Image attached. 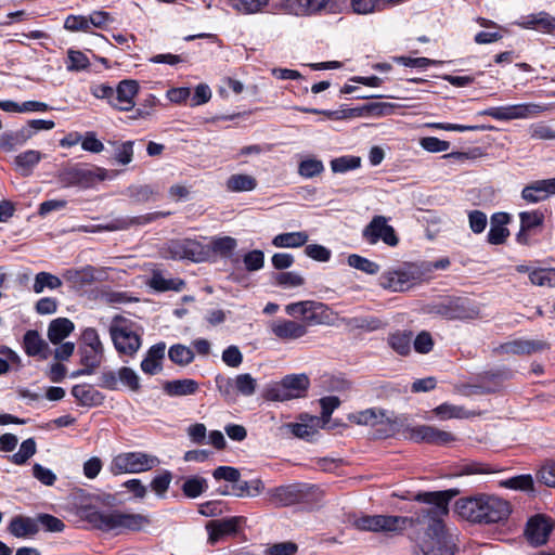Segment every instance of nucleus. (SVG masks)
Listing matches in <instances>:
<instances>
[{
  "instance_id": "nucleus-1",
  "label": "nucleus",
  "mask_w": 555,
  "mask_h": 555,
  "mask_svg": "<svg viewBox=\"0 0 555 555\" xmlns=\"http://www.w3.org/2000/svg\"><path fill=\"white\" fill-rule=\"evenodd\" d=\"M451 495L447 491L421 492L415 501L430 505L415 516L408 517L412 555H454L456 545L443 517L449 513Z\"/></svg>"
},
{
  "instance_id": "nucleus-2",
  "label": "nucleus",
  "mask_w": 555,
  "mask_h": 555,
  "mask_svg": "<svg viewBox=\"0 0 555 555\" xmlns=\"http://www.w3.org/2000/svg\"><path fill=\"white\" fill-rule=\"evenodd\" d=\"M455 513L475 524H498L507 520L512 506L505 499L487 493L460 498L454 504Z\"/></svg>"
},
{
  "instance_id": "nucleus-3",
  "label": "nucleus",
  "mask_w": 555,
  "mask_h": 555,
  "mask_svg": "<svg viewBox=\"0 0 555 555\" xmlns=\"http://www.w3.org/2000/svg\"><path fill=\"white\" fill-rule=\"evenodd\" d=\"M87 521L93 528L114 535L143 531L152 524L149 515L121 509L91 511Z\"/></svg>"
},
{
  "instance_id": "nucleus-4",
  "label": "nucleus",
  "mask_w": 555,
  "mask_h": 555,
  "mask_svg": "<svg viewBox=\"0 0 555 555\" xmlns=\"http://www.w3.org/2000/svg\"><path fill=\"white\" fill-rule=\"evenodd\" d=\"M334 324L333 314H305L299 320L278 319L271 322L270 330L278 339L292 341L305 336L310 326Z\"/></svg>"
},
{
  "instance_id": "nucleus-5",
  "label": "nucleus",
  "mask_w": 555,
  "mask_h": 555,
  "mask_svg": "<svg viewBox=\"0 0 555 555\" xmlns=\"http://www.w3.org/2000/svg\"><path fill=\"white\" fill-rule=\"evenodd\" d=\"M411 520L408 516L398 515H362L352 521V526L360 531H370L385 534H401L408 530Z\"/></svg>"
},
{
  "instance_id": "nucleus-6",
  "label": "nucleus",
  "mask_w": 555,
  "mask_h": 555,
  "mask_svg": "<svg viewBox=\"0 0 555 555\" xmlns=\"http://www.w3.org/2000/svg\"><path fill=\"white\" fill-rule=\"evenodd\" d=\"M160 463L155 455L140 451L122 452L115 455L109 464V472L117 476L149 472Z\"/></svg>"
},
{
  "instance_id": "nucleus-7",
  "label": "nucleus",
  "mask_w": 555,
  "mask_h": 555,
  "mask_svg": "<svg viewBox=\"0 0 555 555\" xmlns=\"http://www.w3.org/2000/svg\"><path fill=\"white\" fill-rule=\"evenodd\" d=\"M550 109V105L543 103H519L505 106H493L479 113L482 116H489L499 121H509L514 119L535 118Z\"/></svg>"
},
{
  "instance_id": "nucleus-8",
  "label": "nucleus",
  "mask_w": 555,
  "mask_h": 555,
  "mask_svg": "<svg viewBox=\"0 0 555 555\" xmlns=\"http://www.w3.org/2000/svg\"><path fill=\"white\" fill-rule=\"evenodd\" d=\"M424 279V270L415 263L384 272L379 278L383 288L391 292H405Z\"/></svg>"
},
{
  "instance_id": "nucleus-9",
  "label": "nucleus",
  "mask_w": 555,
  "mask_h": 555,
  "mask_svg": "<svg viewBox=\"0 0 555 555\" xmlns=\"http://www.w3.org/2000/svg\"><path fill=\"white\" fill-rule=\"evenodd\" d=\"M109 334L116 350L126 356H133L141 347V339L128 320L116 315L109 326Z\"/></svg>"
},
{
  "instance_id": "nucleus-10",
  "label": "nucleus",
  "mask_w": 555,
  "mask_h": 555,
  "mask_svg": "<svg viewBox=\"0 0 555 555\" xmlns=\"http://www.w3.org/2000/svg\"><path fill=\"white\" fill-rule=\"evenodd\" d=\"M164 256L173 260L186 259L193 262H202L211 256V248L196 240H175L166 245Z\"/></svg>"
},
{
  "instance_id": "nucleus-11",
  "label": "nucleus",
  "mask_w": 555,
  "mask_h": 555,
  "mask_svg": "<svg viewBox=\"0 0 555 555\" xmlns=\"http://www.w3.org/2000/svg\"><path fill=\"white\" fill-rule=\"evenodd\" d=\"M310 386V379L307 374H289L274 386L269 396L272 400L287 401L291 399L301 398L306 395Z\"/></svg>"
},
{
  "instance_id": "nucleus-12",
  "label": "nucleus",
  "mask_w": 555,
  "mask_h": 555,
  "mask_svg": "<svg viewBox=\"0 0 555 555\" xmlns=\"http://www.w3.org/2000/svg\"><path fill=\"white\" fill-rule=\"evenodd\" d=\"M349 421L357 425L364 426H385L384 434L387 436L395 430L397 425L393 413L378 409V408H370L363 411H359L349 415Z\"/></svg>"
},
{
  "instance_id": "nucleus-13",
  "label": "nucleus",
  "mask_w": 555,
  "mask_h": 555,
  "mask_svg": "<svg viewBox=\"0 0 555 555\" xmlns=\"http://www.w3.org/2000/svg\"><path fill=\"white\" fill-rule=\"evenodd\" d=\"M362 235L371 245L383 241L388 246L393 247L399 243L395 229L387 223V218L384 216L373 217L370 223L363 229Z\"/></svg>"
},
{
  "instance_id": "nucleus-14",
  "label": "nucleus",
  "mask_w": 555,
  "mask_h": 555,
  "mask_svg": "<svg viewBox=\"0 0 555 555\" xmlns=\"http://www.w3.org/2000/svg\"><path fill=\"white\" fill-rule=\"evenodd\" d=\"M409 437L415 442H425L436 446H447L456 440L453 434L430 425H417L412 427L409 430Z\"/></svg>"
},
{
  "instance_id": "nucleus-15",
  "label": "nucleus",
  "mask_w": 555,
  "mask_h": 555,
  "mask_svg": "<svg viewBox=\"0 0 555 555\" xmlns=\"http://www.w3.org/2000/svg\"><path fill=\"white\" fill-rule=\"evenodd\" d=\"M519 217V231L516 234V242L519 245L529 246L531 244L530 233L542 227L545 220V215L541 209L529 211H520Z\"/></svg>"
},
{
  "instance_id": "nucleus-16",
  "label": "nucleus",
  "mask_w": 555,
  "mask_h": 555,
  "mask_svg": "<svg viewBox=\"0 0 555 555\" xmlns=\"http://www.w3.org/2000/svg\"><path fill=\"white\" fill-rule=\"evenodd\" d=\"M111 106L120 112H129L134 107V98L139 91V83L132 79L121 80L114 90Z\"/></svg>"
},
{
  "instance_id": "nucleus-17",
  "label": "nucleus",
  "mask_w": 555,
  "mask_h": 555,
  "mask_svg": "<svg viewBox=\"0 0 555 555\" xmlns=\"http://www.w3.org/2000/svg\"><path fill=\"white\" fill-rule=\"evenodd\" d=\"M331 0H283L281 9L295 16H312L322 12Z\"/></svg>"
},
{
  "instance_id": "nucleus-18",
  "label": "nucleus",
  "mask_w": 555,
  "mask_h": 555,
  "mask_svg": "<svg viewBox=\"0 0 555 555\" xmlns=\"http://www.w3.org/2000/svg\"><path fill=\"white\" fill-rule=\"evenodd\" d=\"M555 194V178L538 180L525 186L521 191V198L530 204L545 201Z\"/></svg>"
},
{
  "instance_id": "nucleus-19",
  "label": "nucleus",
  "mask_w": 555,
  "mask_h": 555,
  "mask_svg": "<svg viewBox=\"0 0 555 555\" xmlns=\"http://www.w3.org/2000/svg\"><path fill=\"white\" fill-rule=\"evenodd\" d=\"M511 222V215L504 211L494 212L490 218V230L487 241L491 245H502L509 236L507 224Z\"/></svg>"
},
{
  "instance_id": "nucleus-20",
  "label": "nucleus",
  "mask_w": 555,
  "mask_h": 555,
  "mask_svg": "<svg viewBox=\"0 0 555 555\" xmlns=\"http://www.w3.org/2000/svg\"><path fill=\"white\" fill-rule=\"evenodd\" d=\"M551 530L550 519L543 515H537L528 520L526 537L532 545H542L547 541Z\"/></svg>"
},
{
  "instance_id": "nucleus-21",
  "label": "nucleus",
  "mask_w": 555,
  "mask_h": 555,
  "mask_svg": "<svg viewBox=\"0 0 555 555\" xmlns=\"http://www.w3.org/2000/svg\"><path fill=\"white\" fill-rule=\"evenodd\" d=\"M169 212H152L146 214L143 216H137V217H119L116 219H113L106 224L98 225V230H104V231H120V230H127L132 225H143L146 223H150L157 218L168 216Z\"/></svg>"
},
{
  "instance_id": "nucleus-22",
  "label": "nucleus",
  "mask_w": 555,
  "mask_h": 555,
  "mask_svg": "<svg viewBox=\"0 0 555 555\" xmlns=\"http://www.w3.org/2000/svg\"><path fill=\"white\" fill-rule=\"evenodd\" d=\"M93 178L91 170L79 166L66 168L59 175V181L64 188H88L93 182Z\"/></svg>"
},
{
  "instance_id": "nucleus-23",
  "label": "nucleus",
  "mask_w": 555,
  "mask_h": 555,
  "mask_svg": "<svg viewBox=\"0 0 555 555\" xmlns=\"http://www.w3.org/2000/svg\"><path fill=\"white\" fill-rule=\"evenodd\" d=\"M96 272V269L92 266L80 269L70 268L63 272L62 278L72 288L80 289L100 279Z\"/></svg>"
},
{
  "instance_id": "nucleus-24",
  "label": "nucleus",
  "mask_w": 555,
  "mask_h": 555,
  "mask_svg": "<svg viewBox=\"0 0 555 555\" xmlns=\"http://www.w3.org/2000/svg\"><path fill=\"white\" fill-rule=\"evenodd\" d=\"M166 344L158 343L153 345L146 352L141 362V370L149 375H156L163 370V360L165 358Z\"/></svg>"
},
{
  "instance_id": "nucleus-25",
  "label": "nucleus",
  "mask_w": 555,
  "mask_h": 555,
  "mask_svg": "<svg viewBox=\"0 0 555 555\" xmlns=\"http://www.w3.org/2000/svg\"><path fill=\"white\" fill-rule=\"evenodd\" d=\"M324 427L318 416L301 415L299 423H289L285 425L295 437L309 439L314 436L319 428Z\"/></svg>"
},
{
  "instance_id": "nucleus-26",
  "label": "nucleus",
  "mask_w": 555,
  "mask_h": 555,
  "mask_svg": "<svg viewBox=\"0 0 555 555\" xmlns=\"http://www.w3.org/2000/svg\"><path fill=\"white\" fill-rule=\"evenodd\" d=\"M23 348L27 356L38 357L42 360L48 359L50 354L49 345L36 331H27L25 333Z\"/></svg>"
},
{
  "instance_id": "nucleus-27",
  "label": "nucleus",
  "mask_w": 555,
  "mask_h": 555,
  "mask_svg": "<svg viewBox=\"0 0 555 555\" xmlns=\"http://www.w3.org/2000/svg\"><path fill=\"white\" fill-rule=\"evenodd\" d=\"M241 520V517H231L227 519L209 521L206 526L209 533V541L211 543H216L222 537L235 533Z\"/></svg>"
},
{
  "instance_id": "nucleus-28",
  "label": "nucleus",
  "mask_w": 555,
  "mask_h": 555,
  "mask_svg": "<svg viewBox=\"0 0 555 555\" xmlns=\"http://www.w3.org/2000/svg\"><path fill=\"white\" fill-rule=\"evenodd\" d=\"M72 395L82 406H96L101 405L104 401L102 392L89 384L75 385L72 388Z\"/></svg>"
},
{
  "instance_id": "nucleus-29",
  "label": "nucleus",
  "mask_w": 555,
  "mask_h": 555,
  "mask_svg": "<svg viewBox=\"0 0 555 555\" xmlns=\"http://www.w3.org/2000/svg\"><path fill=\"white\" fill-rule=\"evenodd\" d=\"M198 383L192 378L167 380L163 385L165 393L169 397L192 396L198 391Z\"/></svg>"
},
{
  "instance_id": "nucleus-30",
  "label": "nucleus",
  "mask_w": 555,
  "mask_h": 555,
  "mask_svg": "<svg viewBox=\"0 0 555 555\" xmlns=\"http://www.w3.org/2000/svg\"><path fill=\"white\" fill-rule=\"evenodd\" d=\"M8 530L15 538H26L36 534L39 527L34 518L15 516L11 519Z\"/></svg>"
},
{
  "instance_id": "nucleus-31",
  "label": "nucleus",
  "mask_w": 555,
  "mask_h": 555,
  "mask_svg": "<svg viewBox=\"0 0 555 555\" xmlns=\"http://www.w3.org/2000/svg\"><path fill=\"white\" fill-rule=\"evenodd\" d=\"M413 333L411 331H396L389 334L387 343L399 356L408 357L411 353Z\"/></svg>"
},
{
  "instance_id": "nucleus-32",
  "label": "nucleus",
  "mask_w": 555,
  "mask_h": 555,
  "mask_svg": "<svg viewBox=\"0 0 555 555\" xmlns=\"http://www.w3.org/2000/svg\"><path fill=\"white\" fill-rule=\"evenodd\" d=\"M309 241L306 231L285 232L278 234L272 240V245L276 248H298Z\"/></svg>"
},
{
  "instance_id": "nucleus-33",
  "label": "nucleus",
  "mask_w": 555,
  "mask_h": 555,
  "mask_svg": "<svg viewBox=\"0 0 555 555\" xmlns=\"http://www.w3.org/2000/svg\"><path fill=\"white\" fill-rule=\"evenodd\" d=\"M95 298L105 305L119 308L121 305L138 301L137 297L129 295L127 292H116L108 288H101L96 292Z\"/></svg>"
},
{
  "instance_id": "nucleus-34",
  "label": "nucleus",
  "mask_w": 555,
  "mask_h": 555,
  "mask_svg": "<svg viewBox=\"0 0 555 555\" xmlns=\"http://www.w3.org/2000/svg\"><path fill=\"white\" fill-rule=\"evenodd\" d=\"M33 135L34 131L28 128L4 132L0 135V146L5 151H12L16 146L25 144Z\"/></svg>"
},
{
  "instance_id": "nucleus-35",
  "label": "nucleus",
  "mask_w": 555,
  "mask_h": 555,
  "mask_svg": "<svg viewBox=\"0 0 555 555\" xmlns=\"http://www.w3.org/2000/svg\"><path fill=\"white\" fill-rule=\"evenodd\" d=\"M225 188L230 192H250L257 188V180L246 173H236L228 178Z\"/></svg>"
},
{
  "instance_id": "nucleus-36",
  "label": "nucleus",
  "mask_w": 555,
  "mask_h": 555,
  "mask_svg": "<svg viewBox=\"0 0 555 555\" xmlns=\"http://www.w3.org/2000/svg\"><path fill=\"white\" fill-rule=\"evenodd\" d=\"M270 0H227L228 5L238 14L253 15L268 7Z\"/></svg>"
},
{
  "instance_id": "nucleus-37",
  "label": "nucleus",
  "mask_w": 555,
  "mask_h": 555,
  "mask_svg": "<svg viewBox=\"0 0 555 555\" xmlns=\"http://www.w3.org/2000/svg\"><path fill=\"white\" fill-rule=\"evenodd\" d=\"M149 286L157 292L181 291L184 282L180 279L166 278L162 272H154L149 280Z\"/></svg>"
},
{
  "instance_id": "nucleus-38",
  "label": "nucleus",
  "mask_w": 555,
  "mask_h": 555,
  "mask_svg": "<svg viewBox=\"0 0 555 555\" xmlns=\"http://www.w3.org/2000/svg\"><path fill=\"white\" fill-rule=\"evenodd\" d=\"M74 330L72 321L59 318L51 322L48 330V337L52 344H59L66 338Z\"/></svg>"
},
{
  "instance_id": "nucleus-39",
  "label": "nucleus",
  "mask_w": 555,
  "mask_h": 555,
  "mask_svg": "<svg viewBox=\"0 0 555 555\" xmlns=\"http://www.w3.org/2000/svg\"><path fill=\"white\" fill-rule=\"evenodd\" d=\"M545 348L544 343L530 340H514L501 346L505 353L524 354L539 351Z\"/></svg>"
},
{
  "instance_id": "nucleus-40",
  "label": "nucleus",
  "mask_w": 555,
  "mask_h": 555,
  "mask_svg": "<svg viewBox=\"0 0 555 555\" xmlns=\"http://www.w3.org/2000/svg\"><path fill=\"white\" fill-rule=\"evenodd\" d=\"M41 158L42 154L39 151L28 150L18 154L14 163L23 176H28Z\"/></svg>"
},
{
  "instance_id": "nucleus-41",
  "label": "nucleus",
  "mask_w": 555,
  "mask_h": 555,
  "mask_svg": "<svg viewBox=\"0 0 555 555\" xmlns=\"http://www.w3.org/2000/svg\"><path fill=\"white\" fill-rule=\"evenodd\" d=\"M431 412L441 421L452 418H467L470 415L469 412H467L463 406L451 403H442L436 406Z\"/></svg>"
},
{
  "instance_id": "nucleus-42",
  "label": "nucleus",
  "mask_w": 555,
  "mask_h": 555,
  "mask_svg": "<svg viewBox=\"0 0 555 555\" xmlns=\"http://www.w3.org/2000/svg\"><path fill=\"white\" fill-rule=\"evenodd\" d=\"M62 280L49 272H39L35 276L33 289L36 294L42 293L46 288L56 289L62 286Z\"/></svg>"
},
{
  "instance_id": "nucleus-43",
  "label": "nucleus",
  "mask_w": 555,
  "mask_h": 555,
  "mask_svg": "<svg viewBox=\"0 0 555 555\" xmlns=\"http://www.w3.org/2000/svg\"><path fill=\"white\" fill-rule=\"evenodd\" d=\"M529 280L533 285L541 287H555V268H538L529 273Z\"/></svg>"
},
{
  "instance_id": "nucleus-44",
  "label": "nucleus",
  "mask_w": 555,
  "mask_h": 555,
  "mask_svg": "<svg viewBox=\"0 0 555 555\" xmlns=\"http://www.w3.org/2000/svg\"><path fill=\"white\" fill-rule=\"evenodd\" d=\"M181 489L185 496L195 499L208 489V483L207 480L201 476H192L185 479Z\"/></svg>"
},
{
  "instance_id": "nucleus-45",
  "label": "nucleus",
  "mask_w": 555,
  "mask_h": 555,
  "mask_svg": "<svg viewBox=\"0 0 555 555\" xmlns=\"http://www.w3.org/2000/svg\"><path fill=\"white\" fill-rule=\"evenodd\" d=\"M330 165L334 173H346L358 169L361 166V158L359 156L345 155L332 159Z\"/></svg>"
},
{
  "instance_id": "nucleus-46",
  "label": "nucleus",
  "mask_w": 555,
  "mask_h": 555,
  "mask_svg": "<svg viewBox=\"0 0 555 555\" xmlns=\"http://www.w3.org/2000/svg\"><path fill=\"white\" fill-rule=\"evenodd\" d=\"M168 357L173 363L180 366H185L193 362L194 352L191 348L181 344H177L169 348Z\"/></svg>"
},
{
  "instance_id": "nucleus-47",
  "label": "nucleus",
  "mask_w": 555,
  "mask_h": 555,
  "mask_svg": "<svg viewBox=\"0 0 555 555\" xmlns=\"http://www.w3.org/2000/svg\"><path fill=\"white\" fill-rule=\"evenodd\" d=\"M324 171V165L323 162L314 158V157H307L302 159L298 165V173L302 178L311 179L313 177H317L321 175Z\"/></svg>"
},
{
  "instance_id": "nucleus-48",
  "label": "nucleus",
  "mask_w": 555,
  "mask_h": 555,
  "mask_svg": "<svg viewBox=\"0 0 555 555\" xmlns=\"http://www.w3.org/2000/svg\"><path fill=\"white\" fill-rule=\"evenodd\" d=\"M36 451V441L33 438H28L21 443L18 451L10 456V461L16 465H23Z\"/></svg>"
},
{
  "instance_id": "nucleus-49",
  "label": "nucleus",
  "mask_w": 555,
  "mask_h": 555,
  "mask_svg": "<svg viewBox=\"0 0 555 555\" xmlns=\"http://www.w3.org/2000/svg\"><path fill=\"white\" fill-rule=\"evenodd\" d=\"M351 7L358 14H371L386 10L384 0H351Z\"/></svg>"
},
{
  "instance_id": "nucleus-50",
  "label": "nucleus",
  "mask_w": 555,
  "mask_h": 555,
  "mask_svg": "<svg viewBox=\"0 0 555 555\" xmlns=\"http://www.w3.org/2000/svg\"><path fill=\"white\" fill-rule=\"evenodd\" d=\"M347 263L351 268H354L367 274H376L379 271V266L376 262L371 261L370 259L357 254L349 255Z\"/></svg>"
},
{
  "instance_id": "nucleus-51",
  "label": "nucleus",
  "mask_w": 555,
  "mask_h": 555,
  "mask_svg": "<svg viewBox=\"0 0 555 555\" xmlns=\"http://www.w3.org/2000/svg\"><path fill=\"white\" fill-rule=\"evenodd\" d=\"M80 363L82 366L96 370L104 358V351L93 350L91 348L80 347Z\"/></svg>"
},
{
  "instance_id": "nucleus-52",
  "label": "nucleus",
  "mask_w": 555,
  "mask_h": 555,
  "mask_svg": "<svg viewBox=\"0 0 555 555\" xmlns=\"http://www.w3.org/2000/svg\"><path fill=\"white\" fill-rule=\"evenodd\" d=\"M325 305L317 300L293 302L285 307L286 312H325Z\"/></svg>"
},
{
  "instance_id": "nucleus-53",
  "label": "nucleus",
  "mask_w": 555,
  "mask_h": 555,
  "mask_svg": "<svg viewBox=\"0 0 555 555\" xmlns=\"http://www.w3.org/2000/svg\"><path fill=\"white\" fill-rule=\"evenodd\" d=\"M159 100L154 94L146 95V98H144L143 101L140 103L139 107L135 108L132 118L146 119L151 117L154 114L155 108L159 105Z\"/></svg>"
},
{
  "instance_id": "nucleus-54",
  "label": "nucleus",
  "mask_w": 555,
  "mask_h": 555,
  "mask_svg": "<svg viewBox=\"0 0 555 555\" xmlns=\"http://www.w3.org/2000/svg\"><path fill=\"white\" fill-rule=\"evenodd\" d=\"M118 378L120 380V384L131 391H139L141 388L139 375L131 367H120L118 370Z\"/></svg>"
},
{
  "instance_id": "nucleus-55",
  "label": "nucleus",
  "mask_w": 555,
  "mask_h": 555,
  "mask_svg": "<svg viewBox=\"0 0 555 555\" xmlns=\"http://www.w3.org/2000/svg\"><path fill=\"white\" fill-rule=\"evenodd\" d=\"M501 485L513 490L531 491L533 490V478L529 474L519 475L502 481Z\"/></svg>"
},
{
  "instance_id": "nucleus-56",
  "label": "nucleus",
  "mask_w": 555,
  "mask_h": 555,
  "mask_svg": "<svg viewBox=\"0 0 555 555\" xmlns=\"http://www.w3.org/2000/svg\"><path fill=\"white\" fill-rule=\"evenodd\" d=\"M90 62L81 51L69 50L67 53L66 68L69 72H79L89 67Z\"/></svg>"
},
{
  "instance_id": "nucleus-57",
  "label": "nucleus",
  "mask_w": 555,
  "mask_h": 555,
  "mask_svg": "<svg viewBox=\"0 0 555 555\" xmlns=\"http://www.w3.org/2000/svg\"><path fill=\"white\" fill-rule=\"evenodd\" d=\"M235 389L243 396H251L256 391L257 382L256 379L248 373L238 374L235 379Z\"/></svg>"
},
{
  "instance_id": "nucleus-58",
  "label": "nucleus",
  "mask_w": 555,
  "mask_h": 555,
  "mask_svg": "<svg viewBox=\"0 0 555 555\" xmlns=\"http://www.w3.org/2000/svg\"><path fill=\"white\" fill-rule=\"evenodd\" d=\"M529 134L533 140H554L555 129L544 121L531 124L529 126Z\"/></svg>"
},
{
  "instance_id": "nucleus-59",
  "label": "nucleus",
  "mask_w": 555,
  "mask_h": 555,
  "mask_svg": "<svg viewBox=\"0 0 555 555\" xmlns=\"http://www.w3.org/2000/svg\"><path fill=\"white\" fill-rule=\"evenodd\" d=\"M415 352L421 354L429 353L434 348V339L429 332L422 331L412 340Z\"/></svg>"
},
{
  "instance_id": "nucleus-60",
  "label": "nucleus",
  "mask_w": 555,
  "mask_h": 555,
  "mask_svg": "<svg viewBox=\"0 0 555 555\" xmlns=\"http://www.w3.org/2000/svg\"><path fill=\"white\" fill-rule=\"evenodd\" d=\"M275 283L283 287H298L304 285V278L294 271L281 272L274 276Z\"/></svg>"
},
{
  "instance_id": "nucleus-61",
  "label": "nucleus",
  "mask_w": 555,
  "mask_h": 555,
  "mask_svg": "<svg viewBox=\"0 0 555 555\" xmlns=\"http://www.w3.org/2000/svg\"><path fill=\"white\" fill-rule=\"evenodd\" d=\"M212 253H219L222 255L230 254L236 247V241L230 236L212 238L209 244Z\"/></svg>"
},
{
  "instance_id": "nucleus-62",
  "label": "nucleus",
  "mask_w": 555,
  "mask_h": 555,
  "mask_svg": "<svg viewBox=\"0 0 555 555\" xmlns=\"http://www.w3.org/2000/svg\"><path fill=\"white\" fill-rule=\"evenodd\" d=\"M420 145L429 153H440L449 150L450 142L440 140L436 137H425L420 140Z\"/></svg>"
},
{
  "instance_id": "nucleus-63",
  "label": "nucleus",
  "mask_w": 555,
  "mask_h": 555,
  "mask_svg": "<svg viewBox=\"0 0 555 555\" xmlns=\"http://www.w3.org/2000/svg\"><path fill=\"white\" fill-rule=\"evenodd\" d=\"M537 478L545 486L555 488V461L546 462L539 469Z\"/></svg>"
},
{
  "instance_id": "nucleus-64",
  "label": "nucleus",
  "mask_w": 555,
  "mask_h": 555,
  "mask_svg": "<svg viewBox=\"0 0 555 555\" xmlns=\"http://www.w3.org/2000/svg\"><path fill=\"white\" fill-rule=\"evenodd\" d=\"M298 551V546L296 543L286 541L273 544L268 547L266 553L268 555H295Z\"/></svg>"
}]
</instances>
